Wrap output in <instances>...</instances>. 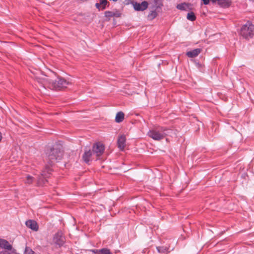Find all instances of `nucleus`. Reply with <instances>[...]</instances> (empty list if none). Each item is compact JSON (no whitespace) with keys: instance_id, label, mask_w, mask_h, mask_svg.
Segmentation results:
<instances>
[{"instance_id":"5701e85b","label":"nucleus","mask_w":254,"mask_h":254,"mask_svg":"<svg viewBox=\"0 0 254 254\" xmlns=\"http://www.w3.org/2000/svg\"><path fill=\"white\" fill-rule=\"evenodd\" d=\"M32 250L30 248L26 247L24 254H32Z\"/></svg>"},{"instance_id":"a878e982","label":"nucleus","mask_w":254,"mask_h":254,"mask_svg":"<svg viewBox=\"0 0 254 254\" xmlns=\"http://www.w3.org/2000/svg\"><path fill=\"white\" fill-rule=\"evenodd\" d=\"M30 179H31V177H30V175H28V176H27V179H28V180L29 181V182H28V183H29V184L30 183Z\"/></svg>"},{"instance_id":"6ab92c4d","label":"nucleus","mask_w":254,"mask_h":254,"mask_svg":"<svg viewBox=\"0 0 254 254\" xmlns=\"http://www.w3.org/2000/svg\"><path fill=\"white\" fill-rule=\"evenodd\" d=\"M98 252H101V254H112L110 250L107 248L102 249Z\"/></svg>"},{"instance_id":"f03ea898","label":"nucleus","mask_w":254,"mask_h":254,"mask_svg":"<svg viewBox=\"0 0 254 254\" xmlns=\"http://www.w3.org/2000/svg\"><path fill=\"white\" fill-rule=\"evenodd\" d=\"M35 80L41 83L44 87H47L55 90H61L70 84L69 82L62 78H58L54 82L47 76L43 74L35 76Z\"/></svg>"},{"instance_id":"ddd939ff","label":"nucleus","mask_w":254,"mask_h":254,"mask_svg":"<svg viewBox=\"0 0 254 254\" xmlns=\"http://www.w3.org/2000/svg\"><path fill=\"white\" fill-rule=\"evenodd\" d=\"M217 2L221 6L227 7L231 4V0H218Z\"/></svg>"},{"instance_id":"a211bd4d","label":"nucleus","mask_w":254,"mask_h":254,"mask_svg":"<svg viewBox=\"0 0 254 254\" xmlns=\"http://www.w3.org/2000/svg\"><path fill=\"white\" fill-rule=\"evenodd\" d=\"M157 15V13L155 10L151 11L148 15L149 19L152 20L155 18Z\"/></svg>"},{"instance_id":"39448f33","label":"nucleus","mask_w":254,"mask_h":254,"mask_svg":"<svg viewBox=\"0 0 254 254\" xmlns=\"http://www.w3.org/2000/svg\"><path fill=\"white\" fill-rule=\"evenodd\" d=\"M92 150L93 154L95 155L96 159H97L104 152V145L100 142H96L93 144L92 147Z\"/></svg>"},{"instance_id":"4be33fe9","label":"nucleus","mask_w":254,"mask_h":254,"mask_svg":"<svg viewBox=\"0 0 254 254\" xmlns=\"http://www.w3.org/2000/svg\"><path fill=\"white\" fill-rule=\"evenodd\" d=\"M25 224L28 228L32 229V220H29L27 221Z\"/></svg>"},{"instance_id":"f8f14e48","label":"nucleus","mask_w":254,"mask_h":254,"mask_svg":"<svg viewBox=\"0 0 254 254\" xmlns=\"http://www.w3.org/2000/svg\"><path fill=\"white\" fill-rule=\"evenodd\" d=\"M108 3L107 0H100L99 3H96V7L99 10H103L106 8V6Z\"/></svg>"},{"instance_id":"7ed1b4c3","label":"nucleus","mask_w":254,"mask_h":254,"mask_svg":"<svg viewBox=\"0 0 254 254\" xmlns=\"http://www.w3.org/2000/svg\"><path fill=\"white\" fill-rule=\"evenodd\" d=\"M169 130L163 127L154 128L150 129L147 135L155 140H160L169 134Z\"/></svg>"},{"instance_id":"6e6552de","label":"nucleus","mask_w":254,"mask_h":254,"mask_svg":"<svg viewBox=\"0 0 254 254\" xmlns=\"http://www.w3.org/2000/svg\"><path fill=\"white\" fill-rule=\"evenodd\" d=\"M95 154H93V150H86L83 155L82 158L86 163H88L90 161L94 159Z\"/></svg>"},{"instance_id":"f257e3e1","label":"nucleus","mask_w":254,"mask_h":254,"mask_svg":"<svg viewBox=\"0 0 254 254\" xmlns=\"http://www.w3.org/2000/svg\"><path fill=\"white\" fill-rule=\"evenodd\" d=\"M63 157V150L62 147L55 145L53 147L48 148L46 150L44 160L49 166H46L43 171L42 176L45 178L49 177L52 171L50 166H52L56 162L60 161Z\"/></svg>"},{"instance_id":"412c9836","label":"nucleus","mask_w":254,"mask_h":254,"mask_svg":"<svg viewBox=\"0 0 254 254\" xmlns=\"http://www.w3.org/2000/svg\"><path fill=\"white\" fill-rule=\"evenodd\" d=\"M39 229V226L37 222L33 221V231H37Z\"/></svg>"},{"instance_id":"9b49d317","label":"nucleus","mask_w":254,"mask_h":254,"mask_svg":"<svg viewBox=\"0 0 254 254\" xmlns=\"http://www.w3.org/2000/svg\"><path fill=\"white\" fill-rule=\"evenodd\" d=\"M201 52V50L200 49L197 48L188 52L186 55L190 58H194L197 56Z\"/></svg>"},{"instance_id":"20e7f679","label":"nucleus","mask_w":254,"mask_h":254,"mask_svg":"<svg viewBox=\"0 0 254 254\" xmlns=\"http://www.w3.org/2000/svg\"><path fill=\"white\" fill-rule=\"evenodd\" d=\"M240 34L246 39L252 38L254 35V25L248 22L241 28Z\"/></svg>"},{"instance_id":"4468645a","label":"nucleus","mask_w":254,"mask_h":254,"mask_svg":"<svg viewBox=\"0 0 254 254\" xmlns=\"http://www.w3.org/2000/svg\"><path fill=\"white\" fill-rule=\"evenodd\" d=\"M125 114L122 112H118L116 116L115 121L117 123H121L124 119Z\"/></svg>"},{"instance_id":"f3484780","label":"nucleus","mask_w":254,"mask_h":254,"mask_svg":"<svg viewBox=\"0 0 254 254\" xmlns=\"http://www.w3.org/2000/svg\"><path fill=\"white\" fill-rule=\"evenodd\" d=\"M158 252L160 253L165 254L168 251V249L166 247H159L157 248Z\"/></svg>"},{"instance_id":"2eb2a0df","label":"nucleus","mask_w":254,"mask_h":254,"mask_svg":"<svg viewBox=\"0 0 254 254\" xmlns=\"http://www.w3.org/2000/svg\"><path fill=\"white\" fill-rule=\"evenodd\" d=\"M190 4L187 3H183L179 4L177 6L178 9L182 10H187L189 8Z\"/></svg>"},{"instance_id":"9d476101","label":"nucleus","mask_w":254,"mask_h":254,"mask_svg":"<svg viewBox=\"0 0 254 254\" xmlns=\"http://www.w3.org/2000/svg\"><path fill=\"white\" fill-rule=\"evenodd\" d=\"M126 137L124 135H120L118 139V147L122 150H124L125 147Z\"/></svg>"},{"instance_id":"b1692460","label":"nucleus","mask_w":254,"mask_h":254,"mask_svg":"<svg viewBox=\"0 0 254 254\" xmlns=\"http://www.w3.org/2000/svg\"><path fill=\"white\" fill-rule=\"evenodd\" d=\"M98 251H100V250H93L92 252H94L95 254H101V252H99Z\"/></svg>"},{"instance_id":"393cba45","label":"nucleus","mask_w":254,"mask_h":254,"mask_svg":"<svg viewBox=\"0 0 254 254\" xmlns=\"http://www.w3.org/2000/svg\"><path fill=\"white\" fill-rule=\"evenodd\" d=\"M11 253L13 254H19L16 252V250L15 249H12V250H11Z\"/></svg>"},{"instance_id":"dca6fc26","label":"nucleus","mask_w":254,"mask_h":254,"mask_svg":"<svg viewBox=\"0 0 254 254\" xmlns=\"http://www.w3.org/2000/svg\"><path fill=\"white\" fill-rule=\"evenodd\" d=\"M187 19L191 21H194L196 19L194 13L192 12L188 13L187 14Z\"/></svg>"},{"instance_id":"bb28decb","label":"nucleus","mask_w":254,"mask_h":254,"mask_svg":"<svg viewBox=\"0 0 254 254\" xmlns=\"http://www.w3.org/2000/svg\"><path fill=\"white\" fill-rule=\"evenodd\" d=\"M213 2H217L218 0H211Z\"/></svg>"},{"instance_id":"1a4fd4ad","label":"nucleus","mask_w":254,"mask_h":254,"mask_svg":"<svg viewBox=\"0 0 254 254\" xmlns=\"http://www.w3.org/2000/svg\"><path fill=\"white\" fill-rule=\"evenodd\" d=\"M0 248L9 251L12 249V245L7 240L3 239H0Z\"/></svg>"},{"instance_id":"aec40b11","label":"nucleus","mask_w":254,"mask_h":254,"mask_svg":"<svg viewBox=\"0 0 254 254\" xmlns=\"http://www.w3.org/2000/svg\"><path fill=\"white\" fill-rule=\"evenodd\" d=\"M115 15V13L114 12L110 11H106L105 12V15L106 17L110 18L114 16Z\"/></svg>"},{"instance_id":"423d86ee","label":"nucleus","mask_w":254,"mask_h":254,"mask_svg":"<svg viewBox=\"0 0 254 254\" xmlns=\"http://www.w3.org/2000/svg\"><path fill=\"white\" fill-rule=\"evenodd\" d=\"M53 242L59 245L62 246L64 243V238L62 232H58L53 238Z\"/></svg>"},{"instance_id":"0eeeda50","label":"nucleus","mask_w":254,"mask_h":254,"mask_svg":"<svg viewBox=\"0 0 254 254\" xmlns=\"http://www.w3.org/2000/svg\"><path fill=\"white\" fill-rule=\"evenodd\" d=\"M132 5L135 10L143 11L148 7V3L146 1H143L140 3L137 2H133Z\"/></svg>"}]
</instances>
